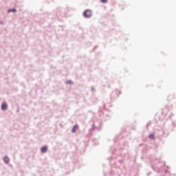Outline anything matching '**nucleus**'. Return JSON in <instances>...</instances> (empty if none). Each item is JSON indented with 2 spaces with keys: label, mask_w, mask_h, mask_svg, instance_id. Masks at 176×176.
<instances>
[{
  "label": "nucleus",
  "mask_w": 176,
  "mask_h": 176,
  "mask_svg": "<svg viewBox=\"0 0 176 176\" xmlns=\"http://www.w3.org/2000/svg\"><path fill=\"white\" fill-rule=\"evenodd\" d=\"M84 17H91V11L90 10H86L83 13Z\"/></svg>",
  "instance_id": "nucleus-1"
},
{
  "label": "nucleus",
  "mask_w": 176,
  "mask_h": 176,
  "mask_svg": "<svg viewBox=\"0 0 176 176\" xmlns=\"http://www.w3.org/2000/svg\"><path fill=\"white\" fill-rule=\"evenodd\" d=\"M41 152H42V153H45V152H47V146L42 147Z\"/></svg>",
  "instance_id": "nucleus-2"
},
{
  "label": "nucleus",
  "mask_w": 176,
  "mask_h": 176,
  "mask_svg": "<svg viewBox=\"0 0 176 176\" xmlns=\"http://www.w3.org/2000/svg\"><path fill=\"white\" fill-rule=\"evenodd\" d=\"M8 108V104L3 103V104L1 105V109L5 111V109H6Z\"/></svg>",
  "instance_id": "nucleus-3"
},
{
  "label": "nucleus",
  "mask_w": 176,
  "mask_h": 176,
  "mask_svg": "<svg viewBox=\"0 0 176 176\" xmlns=\"http://www.w3.org/2000/svg\"><path fill=\"white\" fill-rule=\"evenodd\" d=\"M78 130V125H75L72 129V133H75Z\"/></svg>",
  "instance_id": "nucleus-4"
},
{
  "label": "nucleus",
  "mask_w": 176,
  "mask_h": 176,
  "mask_svg": "<svg viewBox=\"0 0 176 176\" xmlns=\"http://www.w3.org/2000/svg\"><path fill=\"white\" fill-rule=\"evenodd\" d=\"M3 160H4L5 163H8L10 161L9 157H5Z\"/></svg>",
  "instance_id": "nucleus-5"
},
{
  "label": "nucleus",
  "mask_w": 176,
  "mask_h": 176,
  "mask_svg": "<svg viewBox=\"0 0 176 176\" xmlns=\"http://www.w3.org/2000/svg\"><path fill=\"white\" fill-rule=\"evenodd\" d=\"M149 138L151 140H155V135L153 133L150 134Z\"/></svg>",
  "instance_id": "nucleus-6"
},
{
  "label": "nucleus",
  "mask_w": 176,
  "mask_h": 176,
  "mask_svg": "<svg viewBox=\"0 0 176 176\" xmlns=\"http://www.w3.org/2000/svg\"><path fill=\"white\" fill-rule=\"evenodd\" d=\"M12 12H14V13L16 12V9H11L8 10V13H10Z\"/></svg>",
  "instance_id": "nucleus-7"
},
{
  "label": "nucleus",
  "mask_w": 176,
  "mask_h": 176,
  "mask_svg": "<svg viewBox=\"0 0 176 176\" xmlns=\"http://www.w3.org/2000/svg\"><path fill=\"white\" fill-rule=\"evenodd\" d=\"M102 3H107L108 2V0H100Z\"/></svg>",
  "instance_id": "nucleus-8"
},
{
  "label": "nucleus",
  "mask_w": 176,
  "mask_h": 176,
  "mask_svg": "<svg viewBox=\"0 0 176 176\" xmlns=\"http://www.w3.org/2000/svg\"><path fill=\"white\" fill-rule=\"evenodd\" d=\"M68 83H71V82H68Z\"/></svg>",
  "instance_id": "nucleus-9"
}]
</instances>
